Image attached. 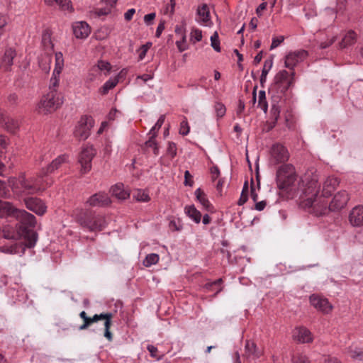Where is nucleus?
I'll list each match as a JSON object with an SVG mask.
<instances>
[{"instance_id":"61","label":"nucleus","mask_w":363,"mask_h":363,"mask_svg":"<svg viewBox=\"0 0 363 363\" xmlns=\"http://www.w3.org/2000/svg\"><path fill=\"white\" fill-rule=\"evenodd\" d=\"M111 9H110V8H108V7H105L104 9H99L96 11V14L98 16H106L111 12Z\"/></svg>"},{"instance_id":"19","label":"nucleus","mask_w":363,"mask_h":363,"mask_svg":"<svg viewBox=\"0 0 363 363\" xmlns=\"http://www.w3.org/2000/svg\"><path fill=\"white\" fill-rule=\"evenodd\" d=\"M72 28L74 35L77 38H86L91 32L89 26L86 22L83 21L75 23Z\"/></svg>"},{"instance_id":"32","label":"nucleus","mask_w":363,"mask_h":363,"mask_svg":"<svg viewBox=\"0 0 363 363\" xmlns=\"http://www.w3.org/2000/svg\"><path fill=\"white\" fill-rule=\"evenodd\" d=\"M223 283V279L221 278L216 279L212 282H208L205 284V288L209 291L215 290V295L218 294L219 292L222 291L221 284Z\"/></svg>"},{"instance_id":"50","label":"nucleus","mask_w":363,"mask_h":363,"mask_svg":"<svg viewBox=\"0 0 363 363\" xmlns=\"http://www.w3.org/2000/svg\"><path fill=\"white\" fill-rule=\"evenodd\" d=\"M169 228L172 230L179 231L182 228V225L180 223V220H172L169 224Z\"/></svg>"},{"instance_id":"17","label":"nucleus","mask_w":363,"mask_h":363,"mask_svg":"<svg viewBox=\"0 0 363 363\" xmlns=\"http://www.w3.org/2000/svg\"><path fill=\"white\" fill-rule=\"evenodd\" d=\"M339 180L336 177H328L323 183L321 198L325 199L330 196L339 185Z\"/></svg>"},{"instance_id":"30","label":"nucleus","mask_w":363,"mask_h":363,"mask_svg":"<svg viewBox=\"0 0 363 363\" xmlns=\"http://www.w3.org/2000/svg\"><path fill=\"white\" fill-rule=\"evenodd\" d=\"M357 35L353 30H350L347 33L342 41L340 43V46L342 48H346L347 45H352L356 40Z\"/></svg>"},{"instance_id":"47","label":"nucleus","mask_w":363,"mask_h":363,"mask_svg":"<svg viewBox=\"0 0 363 363\" xmlns=\"http://www.w3.org/2000/svg\"><path fill=\"white\" fill-rule=\"evenodd\" d=\"M167 153L171 156L172 158L174 157L177 155V146L173 142H169L167 150Z\"/></svg>"},{"instance_id":"26","label":"nucleus","mask_w":363,"mask_h":363,"mask_svg":"<svg viewBox=\"0 0 363 363\" xmlns=\"http://www.w3.org/2000/svg\"><path fill=\"white\" fill-rule=\"evenodd\" d=\"M15 211L16 209L11 203L0 200V218L10 216L13 214Z\"/></svg>"},{"instance_id":"27","label":"nucleus","mask_w":363,"mask_h":363,"mask_svg":"<svg viewBox=\"0 0 363 363\" xmlns=\"http://www.w3.org/2000/svg\"><path fill=\"white\" fill-rule=\"evenodd\" d=\"M185 213L191 218L195 223H199L201 218V213L199 211L194 205L186 206L185 208Z\"/></svg>"},{"instance_id":"53","label":"nucleus","mask_w":363,"mask_h":363,"mask_svg":"<svg viewBox=\"0 0 363 363\" xmlns=\"http://www.w3.org/2000/svg\"><path fill=\"white\" fill-rule=\"evenodd\" d=\"M284 40V36H279V37H277V38H274L272 39V44H271V46H270V50H273L274 48H276L277 47H278Z\"/></svg>"},{"instance_id":"3","label":"nucleus","mask_w":363,"mask_h":363,"mask_svg":"<svg viewBox=\"0 0 363 363\" xmlns=\"http://www.w3.org/2000/svg\"><path fill=\"white\" fill-rule=\"evenodd\" d=\"M296 179L295 168L291 164L281 165L277 171L276 180L279 189H287L294 184Z\"/></svg>"},{"instance_id":"57","label":"nucleus","mask_w":363,"mask_h":363,"mask_svg":"<svg viewBox=\"0 0 363 363\" xmlns=\"http://www.w3.org/2000/svg\"><path fill=\"white\" fill-rule=\"evenodd\" d=\"M98 67L100 70H106L108 72L111 69V65L108 62L101 60L98 62Z\"/></svg>"},{"instance_id":"42","label":"nucleus","mask_w":363,"mask_h":363,"mask_svg":"<svg viewBox=\"0 0 363 363\" xmlns=\"http://www.w3.org/2000/svg\"><path fill=\"white\" fill-rule=\"evenodd\" d=\"M211 45L216 52H220L219 36L217 31H215L211 37Z\"/></svg>"},{"instance_id":"21","label":"nucleus","mask_w":363,"mask_h":363,"mask_svg":"<svg viewBox=\"0 0 363 363\" xmlns=\"http://www.w3.org/2000/svg\"><path fill=\"white\" fill-rule=\"evenodd\" d=\"M16 55V50L13 48L6 49L4 55L1 57L0 67L4 68L5 71L11 70L13 65V60Z\"/></svg>"},{"instance_id":"8","label":"nucleus","mask_w":363,"mask_h":363,"mask_svg":"<svg viewBox=\"0 0 363 363\" xmlns=\"http://www.w3.org/2000/svg\"><path fill=\"white\" fill-rule=\"evenodd\" d=\"M270 155V161L274 164L286 162L289 158L288 150L280 143H275L272 146Z\"/></svg>"},{"instance_id":"23","label":"nucleus","mask_w":363,"mask_h":363,"mask_svg":"<svg viewBox=\"0 0 363 363\" xmlns=\"http://www.w3.org/2000/svg\"><path fill=\"white\" fill-rule=\"evenodd\" d=\"M111 191L113 196L121 200H125L130 196V194L124 190L123 184L121 183L113 186L111 189Z\"/></svg>"},{"instance_id":"37","label":"nucleus","mask_w":363,"mask_h":363,"mask_svg":"<svg viewBox=\"0 0 363 363\" xmlns=\"http://www.w3.org/2000/svg\"><path fill=\"white\" fill-rule=\"evenodd\" d=\"M159 255L155 253H151L146 256L145 259L143 260V265L146 267H149L152 264H155L159 261Z\"/></svg>"},{"instance_id":"15","label":"nucleus","mask_w":363,"mask_h":363,"mask_svg":"<svg viewBox=\"0 0 363 363\" xmlns=\"http://www.w3.org/2000/svg\"><path fill=\"white\" fill-rule=\"evenodd\" d=\"M349 221L354 227L363 226V206H357L352 209Z\"/></svg>"},{"instance_id":"12","label":"nucleus","mask_w":363,"mask_h":363,"mask_svg":"<svg viewBox=\"0 0 363 363\" xmlns=\"http://www.w3.org/2000/svg\"><path fill=\"white\" fill-rule=\"evenodd\" d=\"M111 203V199L104 192H99L92 195L86 201V203L92 207H105L110 205Z\"/></svg>"},{"instance_id":"29","label":"nucleus","mask_w":363,"mask_h":363,"mask_svg":"<svg viewBox=\"0 0 363 363\" xmlns=\"http://www.w3.org/2000/svg\"><path fill=\"white\" fill-rule=\"evenodd\" d=\"M27 181L33 185L40 186L41 190H44L46 186H50L52 183V181L48 182L47 180H44L43 177H40V174L38 177H30L27 179Z\"/></svg>"},{"instance_id":"41","label":"nucleus","mask_w":363,"mask_h":363,"mask_svg":"<svg viewBox=\"0 0 363 363\" xmlns=\"http://www.w3.org/2000/svg\"><path fill=\"white\" fill-rule=\"evenodd\" d=\"M258 106L261 107V108L264 111V113H267L268 105L266 100V94L265 91L263 90H261L259 92Z\"/></svg>"},{"instance_id":"62","label":"nucleus","mask_w":363,"mask_h":363,"mask_svg":"<svg viewBox=\"0 0 363 363\" xmlns=\"http://www.w3.org/2000/svg\"><path fill=\"white\" fill-rule=\"evenodd\" d=\"M8 102L12 105L16 104L18 102V96L15 94H10L7 97Z\"/></svg>"},{"instance_id":"11","label":"nucleus","mask_w":363,"mask_h":363,"mask_svg":"<svg viewBox=\"0 0 363 363\" xmlns=\"http://www.w3.org/2000/svg\"><path fill=\"white\" fill-rule=\"evenodd\" d=\"M308 52L304 50H298L294 52H290L286 56L285 67L293 69L294 67L301 61H303Z\"/></svg>"},{"instance_id":"10","label":"nucleus","mask_w":363,"mask_h":363,"mask_svg":"<svg viewBox=\"0 0 363 363\" xmlns=\"http://www.w3.org/2000/svg\"><path fill=\"white\" fill-rule=\"evenodd\" d=\"M113 313H100V314H95L92 318V322L95 323L101 320H104V337L108 340L112 341L113 340V335L110 331V328L112 325V318H113Z\"/></svg>"},{"instance_id":"38","label":"nucleus","mask_w":363,"mask_h":363,"mask_svg":"<svg viewBox=\"0 0 363 363\" xmlns=\"http://www.w3.org/2000/svg\"><path fill=\"white\" fill-rule=\"evenodd\" d=\"M42 43L43 45L48 49H53V44L51 41V35L49 30H45L42 36Z\"/></svg>"},{"instance_id":"58","label":"nucleus","mask_w":363,"mask_h":363,"mask_svg":"<svg viewBox=\"0 0 363 363\" xmlns=\"http://www.w3.org/2000/svg\"><path fill=\"white\" fill-rule=\"evenodd\" d=\"M175 33H176V34L181 35V37L182 38L183 43L186 42V37L184 28L183 27L177 26L175 27Z\"/></svg>"},{"instance_id":"55","label":"nucleus","mask_w":363,"mask_h":363,"mask_svg":"<svg viewBox=\"0 0 363 363\" xmlns=\"http://www.w3.org/2000/svg\"><path fill=\"white\" fill-rule=\"evenodd\" d=\"M155 13H150L144 16V21L146 25L150 26L153 23V20L155 18Z\"/></svg>"},{"instance_id":"64","label":"nucleus","mask_w":363,"mask_h":363,"mask_svg":"<svg viewBox=\"0 0 363 363\" xmlns=\"http://www.w3.org/2000/svg\"><path fill=\"white\" fill-rule=\"evenodd\" d=\"M267 6V2H263L259 5V6L256 9V13L258 16H262V11L265 10Z\"/></svg>"},{"instance_id":"60","label":"nucleus","mask_w":363,"mask_h":363,"mask_svg":"<svg viewBox=\"0 0 363 363\" xmlns=\"http://www.w3.org/2000/svg\"><path fill=\"white\" fill-rule=\"evenodd\" d=\"M211 173L212 174V180L215 181L220 175V170L217 166H213L211 168Z\"/></svg>"},{"instance_id":"44","label":"nucleus","mask_w":363,"mask_h":363,"mask_svg":"<svg viewBox=\"0 0 363 363\" xmlns=\"http://www.w3.org/2000/svg\"><path fill=\"white\" fill-rule=\"evenodd\" d=\"M214 109L216 113L217 118H222L225 116L226 108L223 104L220 102H216L214 105Z\"/></svg>"},{"instance_id":"35","label":"nucleus","mask_w":363,"mask_h":363,"mask_svg":"<svg viewBox=\"0 0 363 363\" xmlns=\"http://www.w3.org/2000/svg\"><path fill=\"white\" fill-rule=\"evenodd\" d=\"M198 15L201 17L202 22L208 23L210 21V12L206 4H203L197 10Z\"/></svg>"},{"instance_id":"31","label":"nucleus","mask_w":363,"mask_h":363,"mask_svg":"<svg viewBox=\"0 0 363 363\" xmlns=\"http://www.w3.org/2000/svg\"><path fill=\"white\" fill-rule=\"evenodd\" d=\"M18 122L7 116L4 128L11 133H15L18 129Z\"/></svg>"},{"instance_id":"51","label":"nucleus","mask_w":363,"mask_h":363,"mask_svg":"<svg viewBox=\"0 0 363 363\" xmlns=\"http://www.w3.org/2000/svg\"><path fill=\"white\" fill-rule=\"evenodd\" d=\"M135 199L138 201H148L150 200V196L148 194H145V192L138 191L137 194L135 196Z\"/></svg>"},{"instance_id":"36","label":"nucleus","mask_w":363,"mask_h":363,"mask_svg":"<svg viewBox=\"0 0 363 363\" xmlns=\"http://www.w3.org/2000/svg\"><path fill=\"white\" fill-rule=\"evenodd\" d=\"M272 60H266L264 64V67L262 71L260 77V84L263 86L264 82L266 81L267 75L272 67Z\"/></svg>"},{"instance_id":"56","label":"nucleus","mask_w":363,"mask_h":363,"mask_svg":"<svg viewBox=\"0 0 363 363\" xmlns=\"http://www.w3.org/2000/svg\"><path fill=\"white\" fill-rule=\"evenodd\" d=\"M165 21L164 20H161L157 28V30H156V33H155V36L157 38H160L162 31L164 30L165 28Z\"/></svg>"},{"instance_id":"2","label":"nucleus","mask_w":363,"mask_h":363,"mask_svg":"<svg viewBox=\"0 0 363 363\" xmlns=\"http://www.w3.org/2000/svg\"><path fill=\"white\" fill-rule=\"evenodd\" d=\"M75 220L82 227L90 231L101 230L105 225L104 218L91 210L77 209Z\"/></svg>"},{"instance_id":"63","label":"nucleus","mask_w":363,"mask_h":363,"mask_svg":"<svg viewBox=\"0 0 363 363\" xmlns=\"http://www.w3.org/2000/svg\"><path fill=\"white\" fill-rule=\"evenodd\" d=\"M135 13V10L134 9H128L124 14L125 20L127 21H130L132 19L133 16Z\"/></svg>"},{"instance_id":"25","label":"nucleus","mask_w":363,"mask_h":363,"mask_svg":"<svg viewBox=\"0 0 363 363\" xmlns=\"http://www.w3.org/2000/svg\"><path fill=\"white\" fill-rule=\"evenodd\" d=\"M278 96H272V108L270 111L271 119L272 121L277 122L281 112V106L278 104Z\"/></svg>"},{"instance_id":"24","label":"nucleus","mask_w":363,"mask_h":363,"mask_svg":"<svg viewBox=\"0 0 363 363\" xmlns=\"http://www.w3.org/2000/svg\"><path fill=\"white\" fill-rule=\"evenodd\" d=\"M195 196L196 199L199 201V203L203 206V207L206 211H211L212 209V206L210 203L209 201L206 198V194L201 188H198L195 191Z\"/></svg>"},{"instance_id":"9","label":"nucleus","mask_w":363,"mask_h":363,"mask_svg":"<svg viewBox=\"0 0 363 363\" xmlns=\"http://www.w3.org/2000/svg\"><path fill=\"white\" fill-rule=\"evenodd\" d=\"M309 300L311 304L315 308L323 313H329L333 309V306L328 301V298L320 295L312 294L310 296Z\"/></svg>"},{"instance_id":"13","label":"nucleus","mask_w":363,"mask_h":363,"mask_svg":"<svg viewBox=\"0 0 363 363\" xmlns=\"http://www.w3.org/2000/svg\"><path fill=\"white\" fill-rule=\"evenodd\" d=\"M25 203L27 208L39 216L43 215L46 211V206L40 199L30 197L25 199Z\"/></svg>"},{"instance_id":"45","label":"nucleus","mask_w":363,"mask_h":363,"mask_svg":"<svg viewBox=\"0 0 363 363\" xmlns=\"http://www.w3.org/2000/svg\"><path fill=\"white\" fill-rule=\"evenodd\" d=\"M165 116L162 115L157 120L156 124L152 128V129L150 130L149 135H152L153 133H157V131L162 127L164 122Z\"/></svg>"},{"instance_id":"54","label":"nucleus","mask_w":363,"mask_h":363,"mask_svg":"<svg viewBox=\"0 0 363 363\" xmlns=\"http://www.w3.org/2000/svg\"><path fill=\"white\" fill-rule=\"evenodd\" d=\"M292 362L293 363H311L310 360L306 356H302V355H299V356L293 357Z\"/></svg>"},{"instance_id":"28","label":"nucleus","mask_w":363,"mask_h":363,"mask_svg":"<svg viewBox=\"0 0 363 363\" xmlns=\"http://www.w3.org/2000/svg\"><path fill=\"white\" fill-rule=\"evenodd\" d=\"M157 133H153L152 135H150L148 140H147L144 145L143 146V148L145 150V148H152L153 153L155 155H159V146L155 140V138L157 137Z\"/></svg>"},{"instance_id":"33","label":"nucleus","mask_w":363,"mask_h":363,"mask_svg":"<svg viewBox=\"0 0 363 363\" xmlns=\"http://www.w3.org/2000/svg\"><path fill=\"white\" fill-rule=\"evenodd\" d=\"M64 66V59L62 52H57L55 54V68L53 72V74H57L58 76L61 73Z\"/></svg>"},{"instance_id":"16","label":"nucleus","mask_w":363,"mask_h":363,"mask_svg":"<svg viewBox=\"0 0 363 363\" xmlns=\"http://www.w3.org/2000/svg\"><path fill=\"white\" fill-rule=\"evenodd\" d=\"M293 338L300 343H309L313 341L311 333L304 327L295 328L293 332Z\"/></svg>"},{"instance_id":"22","label":"nucleus","mask_w":363,"mask_h":363,"mask_svg":"<svg viewBox=\"0 0 363 363\" xmlns=\"http://www.w3.org/2000/svg\"><path fill=\"white\" fill-rule=\"evenodd\" d=\"M21 235L25 240V246L31 248L33 247L38 240V234L33 230L23 227L21 229Z\"/></svg>"},{"instance_id":"59","label":"nucleus","mask_w":363,"mask_h":363,"mask_svg":"<svg viewBox=\"0 0 363 363\" xmlns=\"http://www.w3.org/2000/svg\"><path fill=\"white\" fill-rule=\"evenodd\" d=\"M147 349L152 357H155V358H157V359H160V357H157V352L158 350L156 347H155L154 345H147Z\"/></svg>"},{"instance_id":"52","label":"nucleus","mask_w":363,"mask_h":363,"mask_svg":"<svg viewBox=\"0 0 363 363\" xmlns=\"http://www.w3.org/2000/svg\"><path fill=\"white\" fill-rule=\"evenodd\" d=\"M184 184L185 186H191L194 184L193 177L188 170L185 171V172H184Z\"/></svg>"},{"instance_id":"46","label":"nucleus","mask_w":363,"mask_h":363,"mask_svg":"<svg viewBox=\"0 0 363 363\" xmlns=\"http://www.w3.org/2000/svg\"><path fill=\"white\" fill-rule=\"evenodd\" d=\"M151 46H152V43L147 42L146 44L143 45L140 48V49H139L140 53H139V56H138L140 60H142L145 57L147 50L150 48Z\"/></svg>"},{"instance_id":"1","label":"nucleus","mask_w":363,"mask_h":363,"mask_svg":"<svg viewBox=\"0 0 363 363\" xmlns=\"http://www.w3.org/2000/svg\"><path fill=\"white\" fill-rule=\"evenodd\" d=\"M320 186L318 179L314 176L306 184L304 190L305 199L302 201V206L308 208L310 213L316 216L326 214L328 211H337L343 208L347 203L350 198L346 191H340L336 194L328 206L325 199L318 196Z\"/></svg>"},{"instance_id":"6","label":"nucleus","mask_w":363,"mask_h":363,"mask_svg":"<svg viewBox=\"0 0 363 363\" xmlns=\"http://www.w3.org/2000/svg\"><path fill=\"white\" fill-rule=\"evenodd\" d=\"M94 125V120L91 116H82L74 130V136L79 140H86L90 135V130Z\"/></svg>"},{"instance_id":"4","label":"nucleus","mask_w":363,"mask_h":363,"mask_svg":"<svg viewBox=\"0 0 363 363\" xmlns=\"http://www.w3.org/2000/svg\"><path fill=\"white\" fill-rule=\"evenodd\" d=\"M63 100L56 90H50L46 95H44L39 104L38 111L47 114L56 111L62 104Z\"/></svg>"},{"instance_id":"18","label":"nucleus","mask_w":363,"mask_h":363,"mask_svg":"<svg viewBox=\"0 0 363 363\" xmlns=\"http://www.w3.org/2000/svg\"><path fill=\"white\" fill-rule=\"evenodd\" d=\"M16 185H19L22 189L23 192L28 194H34L40 191H41L40 186H37L35 185H33L31 183L30 184L25 175H21L18 177Z\"/></svg>"},{"instance_id":"48","label":"nucleus","mask_w":363,"mask_h":363,"mask_svg":"<svg viewBox=\"0 0 363 363\" xmlns=\"http://www.w3.org/2000/svg\"><path fill=\"white\" fill-rule=\"evenodd\" d=\"M194 38L196 41H201L202 39V32L198 28H194L191 32V40Z\"/></svg>"},{"instance_id":"39","label":"nucleus","mask_w":363,"mask_h":363,"mask_svg":"<svg viewBox=\"0 0 363 363\" xmlns=\"http://www.w3.org/2000/svg\"><path fill=\"white\" fill-rule=\"evenodd\" d=\"M248 189H249L248 182L245 181L244 183L243 187H242V191L241 192L240 199L238 201V204L239 206L243 205L247 201Z\"/></svg>"},{"instance_id":"20","label":"nucleus","mask_w":363,"mask_h":363,"mask_svg":"<svg viewBox=\"0 0 363 363\" xmlns=\"http://www.w3.org/2000/svg\"><path fill=\"white\" fill-rule=\"evenodd\" d=\"M261 355L262 352L258 350L256 344L253 341L246 340L243 357L247 359H256L259 358Z\"/></svg>"},{"instance_id":"5","label":"nucleus","mask_w":363,"mask_h":363,"mask_svg":"<svg viewBox=\"0 0 363 363\" xmlns=\"http://www.w3.org/2000/svg\"><path fill=\"white\" fill-rule=\"evenodd\" d=\"M96 155V150L92 145H86L82 149L78 156V163L81 165V174H86L91 169V161Z\"/></svg>"},{"instance_id":"43","label":"nucleus","mask_w":363,"mask_h":363,"mask_svg":"<svg viewBox=\"0 0 363 363\" xmlns=\"http://www.w3.org/2000/svg\"><path fill=\"white\" fill-rule=\"evenodd\" d=\"M118 82V81L116 79L108 80L102 86L101 93L103 94H106L110 89L114 88L116 86Z\"/></svg>"},{"instance_id":"34","label":"nucleus","mask_w":363,"mask_h":363,"mask_svg":"<svg viewBox=\"0 0 363 363\" xmlns=\"http://www.w3.org/2000/svg\"><path fill=\"white\" fill-rule=\"evenodd\" d=\"M45 2L50 6L54 3L57 4L62 10L67 11L71 9V2L69 0H45Z\"/></svg>"},{"instance_id":"49","label":"nucleus","mask_w":363,"mask_h":363,"mask_svg":"<svg viewBox=\"0 0 363 363\" xmlns=\"http://www.w3.org/2000/svg\"><path fill=\"white\" fill-rule=\"evenodd\" d=\"M189 132V126L187 121H183L180 123L179 133L182 135H186Z\"/></svg>"},{"instance_id":"7","label":"nucleus","mask_w":363,"mask_h":363,"mask_svg":"<svg viewBox=\"0 0 363 363\" xmlns=\"http://www.w3.org/2000/svg\"><path fill=\"white\" fill-rule=\"evenodd\" d=\"M295 73H291V77H289V73L286 70L279 71L274 77L275 86L281 93L286 91L289 88L292 87L295 83Z\"/></svg>"},{"instance_id":"40","label":"nucleus","mask_w":363,"mask_h":363,"mask_svg":"<svg viewBox=\"0 0 363 363\" xmlns=\"http://www.w3.org/2000/svg\"><path fill=\"white\" fill-rule=\"evenodd\" d=\"M350 356L355 359L363 360V350L358 347H350L349 350Z\"/></svg>"},{"instance_id":"14","label":"nucleus","mask_w":363,"mask_h":363,"mask_svg":"<svg viewBox=\"0 0 363 363\" xmlns=\"http://www.w3.org/2000/svg\"><path fill=\"white\" fill-rule=\"evenodd\" d=\"M67 155H62L58 156L56 159L52 160V162L48 165L46 168H43L40 172V177H44L48 175L49 174H52L56 169H57L62 164L65 163L67 161Z\"/></svg>"}]
</instances>
